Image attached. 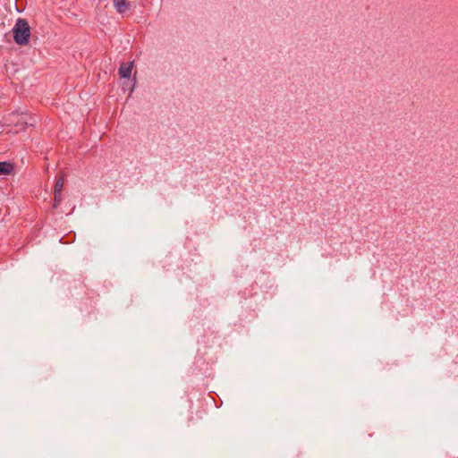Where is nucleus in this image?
Instances as JSON below:
<instances>
[{"label":"nucleus","mask_w":458,"mask_h":458,"mask_svg":"<svg viewBox=\"0 0 458 458\" xmlns=\"http://www.w3.org/2000/svg\"><path fill=\"white\" fill-rule=\"evenodd\" d=\"M13 33L14 41L18 45H27L30 37V27L28 21L24 19H18L13 29Z\"/></svg>","instance_id":"1"},{"label":"nucleus","mask_w":458,"mask_h":458,"mask_svg":"<svg viewBox=\"0 0 458 458\" xmlns=\"http://www.w3.org/2000/svg\"><path fill=\"white\" fill-rule=\"evenodd\" d=\"M65 183V178L64 174H60L56 177L55 189H54V206L56 207L62 201V191Z\"/></svg>","instance_id":"2"},{"label":"nucleus","mask_w":458,"mask_h":458,"mask_svg":"<svg viewBox=\"0 0 458 458\" xmlns=\"http://www.w3.org/2000/svg\"><path fill=\"white\" fill-rule=\"evenodd\" d=\"M133 69V62L123 63L119 68V75L121 78H129Z\"/></svg>","instance_id":"3"},{"label":"nucleus","mask_w":458,"mask_h":458,"mask_svg":"<svg viewBox=\"0 0 458 458\" xmlns=\"http://www.w3.org/2000/svg\"><path fill=\"white\" fill-rule=\"evenodd\" d=\"M113 3L119 13H124L130 7V3L125 0H113Z\"/></svg>","instance_id":"4"},{"label":"nucleus","mask_w":458,"mask_h":458,"mask_svg":"<svg viewBox=\"0 0 458 458\" xmlns=\"http://www.w3.org/2000/svg\"><path fill=\"white\" fill-rule=\"evenodd\" d=\"M13 171V164L9 162H0V174H10Z\"/></svg>","instance_id":"5"}]
</instances>
